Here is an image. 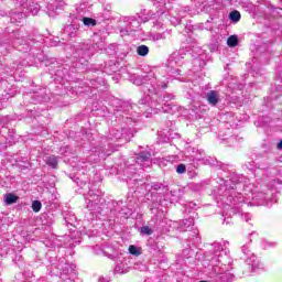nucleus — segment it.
<instances>
[{
  "instance_id": "nucleus-1",
  "label": "nucleus",
  "mask_w": 282,
  "mask_h": 282,
  "mask_svg": "<svg viewBox=\"0 0 282 282\" xmlns=\"http://www.w3.org/2000/svg\"><path fill=\"white\" fill-rule=\"evenodd\" d=\"M152 191L147 194L148 202H152L151 205H149L150 210H154V208H158L160 206V202L162 199V194L169 193V184L166 183H160V182H153L151 183Z\"/></svg>"
},
{
  "instance_id": "nucleus-2",
  "label": "nucleus",
  "mask_w": 282,
  "mask_h": 282,
  "mask_svg": "<svg viewBox=\"0 0 282 282\" xmlns=\"http://www.w3.org/2000/svg\"><path fill=\"white\" fill-rule=\"evenodd\" d=\"M171 100H175V95L165 93L156 98L158 105H162L161 109L164 113H173L177 106L173 105Z\"/></svg>"
},
{
  "instance_id": "nucleus-3",
  "label": "nucleus",
  "mask_w": 282,
  "mask_h": 282,
  "mask_svg": "<svg viewBox=\"0 0 282 282\" xmlns=\"http://www.w3.org/2000/svg\"><path fill=\"white\" fill-rule=\"evenodd\" d=\"M241 251L245 254L243 260L247 265H249L250 272H257V270H261V264L259 263V260H257V256L250 251V247L242 246Z\"/></svg>"
},
{
  "instance_id": "nucleus-4",
  "label": "nucleus",
  "mask_w": 282,
  "mask_h": 282,
  "mask_svg": "<svg viewBox=\"0 0 282 282\" xmlns=\"http://www.w3.org/2000/svg\"><path fill=\"white\" fill-rule=\"evenodd\" d=\"M91 58V52L87 46H77L73 51V61L79 63V65H86L87 62Z\"/></svg>"
},
{
  "instance_id": "nucleus-5",
  "label": "nucleus",
  "mask_w": 282,
  "mask_h": 282,
  "mask_svg": "<svg viewBox=\"0 0 282 282\" xmlns=\"http://www.w3.org/2000/svg\"><path fill=\"white\" fill-rule=\"evenodd\" d=\"M111 140H124V142H131L133 138V130L131 128L111 129L110 130Z\"/></svg>"
},
{
  "instance_id": "nucleus-6",
  "label": "nucleus",
  "mask_w": 282,
  "mask_h": 282,
  "mask_svg": "<svg viewBox=\"0 0 282 282\" xmlns=\"http://www.w3.org/2000/svg\"><path fill=\"white\" fill-rule=\"evenodd\" d=\"M123 23H127L128 28L126 30L120 31L121 36H124V35L129 36L131 32H135V30L140 28V20L135 17H124Z\"/></svg>"
},
{
  "instance_id": "nucleus-7",
  "label": "nucleus",
  "mask_w": 282,
  "mask_h": 282,
  "mask_svg": "<svg viewBox=\"0 0 282 282\" xmlns=\"http://www.w3.org/2000/svg\"><path fill=\"white\" fill-rule=\"evenodd\" d=\"M159 87L160 84L158 83V79L150 77V82L143 84L142 91L145 94V96H155Z\"/></svg>"
},
{
  "instance_id": "nucleus-8",
  "label": "nucleus",
  "mask_w": 282,
  "mask_h": 282,
  "mask_svg": "<svg viewBox=\"0 0 282 282\" xmlns=\"http://www.w3.org/2000/svg\"><path fill=\"white\" fill-rule=\"evenodd\" d=\"M20 6L25 10V14L30 12L31 14H33V17H36V14H39V10H41L39 3H34L30 0L20 1Z\"/></svg>"
},
{
  "instance_id": "nucleus-9",
  "label": "nucleus",
  "mask_w": 282,
  "mask_h": 282,
  "mask_svg": "<svg viewBox=\"0 0 282 282\" xmlns=\"http://www.w3.org/2000/svg\"><path fill=\"white\" fill-rule=\"evenodd\" d=\"M192 48V52L193 54H196L194 55V61H202L199 63V67H204V65H206V62L204 61V58H206V53H204L205 51L199 47V46H189Z\"/></svg>"
},
{
  "instance_id": "nucleus-10",
  "label": "nucleus",
  "mask_w": 282,
  "mask_h": 282,
  "mask_svg": "<svg viewBox=\"0 0 282 282\" xmlns=\"http://www.w3.org/2000/svg\"><path fill=\"white\" fill-rule=\"evenodd\" d=\"M206 100L212 107H217V105L221 102V99L219 98V93H217V90H209L208 93H206Z\"/></svg>"
},
{
  "instance_id": "nucleus-11",
  "label": "nucleus",
  "mask_w": 282,
  "mask_h": 282,
  "mask_svg": "<svg viewBox=\"0 0 282 282\" xmlns=\"http://www.w3.org/2000/svg\"><path fill=\"white\" fill-rule=\"evenodd\" d=\"M234 279H235V275L227 271V272L216 274L215 276H213L212 282H232Z\"/></svg>"
},
{
  "instance_id": "nucleus-12",
  "label": "nucleus",
  "mask_w": 282,
  "mask_h": 282,
  "mask_svg": "<svg viewBox=\"0 0 282 282\" xmlns=\"http://www.w3.org/2000/svg\"><path fill=\"white\" fill-rule=\"evenodd\" d=\"M150 80H151V75H144V76L137 75L131 77V82L133 83V85H137L138 87H143Z\"/></svg>"
},
{
  "instance_id": "nucleus-13",
  "label": "nucleus",
  "mask_w": 282,
  "mask_h": 282,
  "mask_svg": "<svg viewBox=\"0 0 282 282\" xmlns=\"http://www.w3.org/2000/svg\"><path fill=\"white\" fill-rule=\"evenodd\" d=\"M41 221L43 226H52L55 221L54 213L46 212L41 215Z\"/></svg>"
},
{
  "instance_id": "nucleus-14",
  "label": "nucleus",
  "mask_w": 282,
  "mask_h": 282,
  "mask_svg": "<svg viewBox=\"0 0 282 282\" xmlns=\"http://www.w3.org/2000/svg\"><path fill=\"white\" fill-rule=\"evenodd\" d=\"M133 107L129 101H119V105L116 107L115 111L122 112V113H129L132 111Z\"/></svg>"
},
{
  "instance_id": "nucleus-15",
  "label": "nucleus",
  "mask_w": 282,
  "mask_h": 282,
  "mask_svg": "<svg viewBox=\"0 0 282 282\" xmlns=\"http://www.w3.org/2000/svg\"><path fill=\"white\" fill-rule=\"evenodd\" d=\"M78 28H80V25L78 24L66 25L63 30V34H65L66 36H74L78 34Z\"/></svg>"
},
{
  "instance_id": "nucleus-16",
  "label": "nucleus",
  "mask_w": 282,
  "mask_h": 282,
  "mask_svg": "<svg viewBox=\"0 0 282 282\" xmlns=\"http://www.w3.org/2000/svg\"><path fill=\"white\" fill-rule=\"evenodd\" d=\"M150 160H151V152H149V151L139 152L135 156V162L138 164H140L142 162H149Z\"/></svg>"
},
{
  "instance_id": "nucleus-17",
  "label": "nucleus",
  "mask_w": 282,
  "mask_h": 282,
  "mask_svg": "<svg viewBox=\"0 0 282 282\" xmlns=\"http://www.w3.org/2000/svg\"><path fill=\"white\" fill-rule=\"evenodd\" d=\"M214 247L217 249L214 257L212 258V263H221V250H224V247H221L220 243L215 242Z\"/></svg>"
},
{
  "instance_id": "nucleus-18",
  "label": "nucleus",
  "mask_w": 282,
  "mask_h": 282,
  "mask_svg": "<svg viewBox=\"0 0 282 282\" xmlns=\"http://www.w3.org/2000/svg\"><path fill=\"white\" fill-rule=\"evenodd\" d=\"M25 19V11H15L11 13V23H21Z\"/></svg>"
},
{
  "instance_id": "nucleus-19",
  "label": "nucleus",
  "mask_w": 282,
  "mask_h": 282,
  "mask_svg": "<svg viewBox=\"0 0 282 282\" xmlns=\"http://www.w3.org/2000/svg\"><path fill=\"white\" fill-rule=\"evenodd\" d=\"M44 43H48L51 47H58V45H65V43L61 42L59 36H53V37L47 36Z\"/></svg>"
},
{
  "instance_id": "nucleus-20",
  "label": "nucleus",
  "mask_w": 282,
  "mask_h": 282,
  "mask_svg": "<svg viewBox=\"0 0 282 282\" xmlns=\"http://www.w3.org/2000/svg\"><path fill=\"white\" fill-rule=\"evenodd\" d=\"M19 202V196L13 193H7L4 195V203L7 206H12V204H17Z\"/></svg>"
},
{
  "instance_id": "nucleus-21",
  "label": "nucleus",
  "mask_w": 282,
  "mask_h": 282,
  "mask_svg": "<svg viewBox=\"0 0 282 282\" xmlns=\"http://www.w3.org/2000/svg\"><path fill=\"white\" fill-rule=\"evenodd\" d=\"M137 17L141 23H147V21H151V14H149V11H147V9L138 13Z\"/></svg>"
},
{
  "instance_id": "nucleus-22",
  "label": "nucleus",
  "mask_w": 282,
  "mask_h": 282,
  "mask_svg": "<svg viewBox=\"0 0 282 282\" xmlns=\"http://www.w3.org/2000/svg\"><path fill=\"white\" fill-rule=\"evenodd\" d=\"M47 166L51 169H58V156L51 155L46 159Z\"/></svg>"
},
{
  "instance_id": "nucleus-23",
  "label": "nucleus",
  "mask_w": 282,
  "mask_h": 282,
  "mask_svg": "<svg viewBox=\"0 0 282 282\" xmlns=\"http://www.w3.org/2000/svg\"><path fill=\"white\" fill-rule=\"evenodd\" d=\"M88 202H100V192L89 189V192H88Z\"/></svg>"
},
{
  "instance_id": "nucleus-24",
  "label": "nucleus",
  "mask_w": 282,
  "mask_h": 282,
  "mask_svg": "<svg viewBox=\"0 0 282 282\" xmlns=\"http://www.w3.org/2000/svg\"><path fill=\"white\" fill-rule=\"evenodd\" d=\"M195 224V219L193 217H189L187 219H183L181 223V228L182 230H188V228H191V226H193Z\"/></svg>"
},
{
  "instance_id": "nucleus-25",
  "label": "nucleus",
  "mask_w": 282,
  "mask_h": 282,
  "mask_svg": "<svg viewBox=\"0 0 282 282\" xmlns=\"http://www.w3.org/2000/svg\"><path fill=\"white\" fill-rule=\"evenodd\" d=\"M229 20L231 23H239L241 21V13L237 10H234L229 13Z\"/></svg>"
},
{
  "instance_id": "nucleus-26",
  "label": "nucleus",
  "mask_w": 282,
  "mask_h": 282,
  "mask_svg": "<svg viewBox=\"0 0 282 282\" xmlns=\"http://www.w3.org/2000/svg\"><path fill=\"white\" fill-rule=\"evenodd\" d=\"M13 34V36H17V34H21V30L19 29H12V26H8L6 30L0 31V35H8Z\"/></svg>"
},
{
  "instance_id": "nucleus-27",
  "label": "nucleus",
  "mask_w": 282,
  "mask_h": 282,
  "mask_svg": "<svg viewBox=\"0 0 282 282\" xmlns=\"http://www.w3.org/2000/svg\"><path fill=\"white\" fill-rule=\"evenodd\" d=\"M129 270V267L126 268L122 263H119L115 267V274H127Z\"/></svg>"
},
{
  "instance_id": "nucleus-28",
  "label": "nucleus",
  "mask_w": 282,
  "mask_h": 282,
  "mask_svg": "<svg viewBox=\"0 0 282 282\" xmlns=\"http://www.w3.org/2000/svg\"><path fill=\"white\" fill-rule=\"evenodd\" d=\"M82 22L84 25H86L87 28H95V25H97V21L96 19L93 18H83Z\"/></svg>"
},
{
  "instance_id": "nucleus-29",
  "label": "nucleus",
  "mask_w": 282,
  "mask_h": 282,
  "mask_svg": "<svg viewBox=\"0 0 282 282\" xmlns=\"http://www.w3.org/2000/svg\"><path fill=\"white\" fill-rule=\"evenodd\" d=\"M138 56H148L149 55V46L140 45L137 47Z\"/></svg>"
},
{
  "instance_id": "nucleus-30",
  "label": "nucleus",
  "mask_w": 282,
  "mask_h": 282,
  "mask_svg": "<svg viewBox=\"0 0 282 282\" xmlns=\"http://www.w3.org/2000/svg\"><path fill=\"white\" fill-rule=\"evenodd\" d=\"M228 47H237L239 45V37L237 36H229L227 39Z\"/></svg>"
},
{
  "instance_id": "nucleus-31",
  "label": "nucleus",
  "mask_w": 282,
  "mask_h": 282,
  "mask_svg": "<svg viewBox=\"0 0 282 282\" xmlns=\"http://www.w3.org/2000/svg\"><path fill=\"white\" fill-rule=\"evenodd\" d=\"M122 200H120V202H115L113 203V213H118L119 215H127V213H123V210L124 209H122V207H120V206H122Z\"/></svg>"
},
{
  "instance_id": "nucleus-32",
  "label": "nucleus",
  "mask_w": 282,
  "mask_h": 282,
  "mask_svg": "<svg viewBox=\"0 0 282 282\" xmlns=\"http://www.w3.org/2000/svg\"><path fill=\"white\" fill-rule=\"evenodd\" d=\"M41 208H43V204L41 203V200H33L32 202L33 213H41Z\"/></svg>"
},
{
  "instance_id": "nucleus-33",
  "label": "nucleus",
  "mask_w": 282,
  "mask_h": 282,
  "mask_svg": "<svg viewBox=\"0 0 282 282\" xmlns=\"http://www.w3.org/2000/svg\"><path fill=\"white\" fill-rule=\"evenodd\" d=\"M102 79L101 78H97V79H91L90 80V87H93L94 89H99L100 87H102Z\"/></svg>"
},
{
  "instance_id": "nucleus-34",
  "label": "nucleus",
  "mask_w": 282,
  "mask_h": 282,
  "mask_svg": "<svg viewBox=\"0 0 282 282\" xmlns=\"http://www.w3.org/2000/svg\"><path fill=\"white\" fill-rule=\"evenodd\" d=\"M99 204L100 202H97V200H93V202L88 200L86 208L89 210H98Z\"/></svg>"
},
{
  "instance_id": "nucleus-35",
  "label": "nucleus",
  "mask_w": 282,
  "mask_h": 282,
  "mask_svg": "<svg viewBox=\"0 0 282 282\" xmlns=\"http://www.w3.org/2000/svg\"><path fill=\"white\" fill-rule=\"evenodd\" d=\"M130 254H133L134 257H140L142 252H140V249L133 245L129 247Z\"/></svg>"
},
{
  "instance_id": "nucleus-36",
  "label": "nucleus",
  "mask_w": 282,
  "mask_h": 282,
  "mask_svg": "<svg viewBox=\"0 0 282 282\" xmlns=\"http://www.w3.org/2000/svg\"><path fill=\"white\" fill-rule=\"evenodd\" d=\"M141 235H147L148 237L153 235V229H151L149 226H143L140 229Z\"/></svg>"
},
{
  "instance_id": "nucleus-37",
  "label": "nucleus",
  "mask_w": 282,
  "mask_h": 282,
  "mask_svg": "<svg viewBox=\"0 0 282 282\" xmlns=\"http://www.w3.org/2000/svg\"><path fill=\"white\" fill-rule=\"evenodd\" d=\"M72 273H74V265H69V264H67L65 268H64V270H63V275H69V274H72Z\"/></svg>"
},
{
  "instance_id": "nucleus-38",
  "label": "nucleus",
  "mask_w": 282,
  "mask_h": 282,
  "mask_svg": "<svg viewBox=\"0 0 282 282\" xmlns=\"http://www.w3.org/2000/svg\"><path fill=\"white\" fill-rule=\"evenodd\" d=\"M210 274H212V279H213V276H217V274H223L221 268L219 265H214Z\"/></svg>"
},
{
  "instance_id": "nucleus-39",
  "label": "nucleus",
  "mask_w": 282,
  "mask_h": 282,
  "mask_svg": "<svg viewBox=\"0 0 282 282\" xmlns=\"http://www.w3.org/2000/svg\"><path fill=\"white\" fill-rule=\"evenodd\" d=\"M176 173H178V175H182V174L186 173V165H184V164H178V165L176 166Z\"/></svg>"
},
{
  "instance_id": "nucleus-40",
  "label": "nucleus",
  "mask_w": 282,
  "mask_h": 282,
  "mask_svg": "<svg viewBox=\"0 0 282 282\" xmlns=\"http://www.w3.org/2000/svg\"><path fill=\"white\" fill-rule=\"evenodd\" d=\"M185 208H186V210H188V208H189V210H197V204L189 202L185 205Z\"/></svg>"
},
{
  "instance_id": "nucleus-41",
  "label": "nucleus",
  "mask_w": 282,
  "mask_h": 282,
  "mask_svg": "<svg viewBox=\"0 0 282 282\" xmlns=\"http://www.w3.org/2000/svg\"><path fill=\"white\" fill-rule=\"evenodd\" d=\"M274 246H276L275 242H270V241H268V240H264V241H263V248H264V250H268V248H274Z\"/></svg>"
},
{
  "instance_id": "nucleus-42",
  "label": "nucleus",
  "mask_w": 282,
  "mask_h": 282,
  "mask_svg": "<svg viewBox=\"0 0 282 282\" xmlns=\"http://www.w3.org/2000/svg\"><path fill=\"white\" fill-rule=\"evenodd\" d=\"M30 164L28 165H19V170L23 173V171H29L30 170Z\"/></svg>"
},
{
  "instance_id": "nucleus-43",
  "label": "nucleus",
  "mask_w": 282,
  "mask_h": 282,
  "mask_svg": "<svg viewBox=\"0 0 282 282\" xmlns=\"http://www.w3.org/2000/svg\"><path fill=\"white\" fill-rule=\"evenodd\" d=\"M17 93H6L4 95H2L7 100L12 98Z\"/></svg>"
},
{
  "instance_id": "nucleus-44",
  "label": "nucleus",
  "mask_w": 282,
  "mask_h": 282,
  "mask_svg": "<svg viewBox=\"0 0 282 282\" xmlns=\"http://www.w3.org/2000/svg\"><path fill=\"white\" fill-rule=\"evenodd\" d=\"M126 122L127 124L131 123V122H135V119H133V117H126Z\"/></svg>"
},
{
  "instance_id": "nucleus-45",
  "label": "nucleus",
  "mask_w": 282,
  "mask_h": 282,
  "mask_svg": "<svg viewBox=\"0 0 282 282\" xmlns=\"http://www.w3.org/2000/svg\"><path fill=\"white\" fill-rule=\"evenodd\" d=\"M158 84L160 85L161 89H166L169 87L166 83H162V84L158 83ZM160 87L158 89H160Z\"/></svg>"
},
{
  "instance_id": "nucleus-46",
  "label": "nucleus",
  "mask_w": 282,
  "mask_h": 282,
  "mask_svg": "<svg viewBox=\"0 0 282 282\" xmlns=\"http://www.w3.org/2000/svg\"><path fill=\"white\" fill-rule=\"evenodd\" d=\"M228 199H229V202H231V204H232V203H234V204H237V199H236L235 197L229 196Z\"/></svg>"
},
{
  "instance_id": "nucleus-47",
  "label": "nucleus",
  "mask_w": 282,
  "mask_h": 282,
  "mask_svg": "<svg viewBox=\"0 0 282 282\" xmlns=\"http://www.w3.org/2000/svg\"><path fill=\"white\" fill-rule=\"evenodd\" d=\"M278 149L280 150V151H282V139L279 141V143H278Z\"/></svg>"
},
{
  "instance_id": "nucleus-48",
  "label": "nucleus",
  "mask_w": 282,
  "mask_h": 282,
  "mask_svg": "<svg viewBox=\"0 0 282 282\" xmlns=\"http://www.w3.org/2000/svg\"><path fill=\"white\" fill-rule=\"evenodd\" d=\"M177 56H180V53H173V54L171 55V58H177Z\"/></svg>"
},
{
  "instance_id": "nucleus-49",
  "label": "nucleus",
  "mask_w": 282,
  "mask_h": 282,
  "mask_svg": "<svg viewBox=\"0 0 282 282\" xmlns=\"http://www.w3.org/2000/svg\"><path fill=\"white\" fill-rule=\"evenodd\" d=\"M145 104H147V101L144 99L139 100V105H145Z\"/></svg>"
},
{
  "instance_id": "nucleus-50",
  "label": "nucleus",
  "mask_w": 282,
  "mask_h": 282,
  "mask_svg": "<svg viewBox=\"0 0 282 282\" xmlns=\"http://www.w3.org/2000/svg\"><path fill=\"white\" fill-rule=\"evenodd\" d=\"M98 281H99V282H107V280H105V278H99Z\"/></svg>"
},
{
  "instance_id": "nucleus-51",
  "label": "nucleus",
  "mask_w": 282,
  "mask_h": 282,
  "mask_svg": "<svg viewBox=\"0 0 282 282\" xmlns=\"http://www.w3.org/2000/svg\"><path fill=\"white\" fill-rule=\"evenodd\" d=\"M152 41H160V37L153 36V37H152Z\"/></svg>"
},
{
  "instance_id": "nucleus-52",
  "label": "nucleus",
  "mask_w": 282,
  "mask_h": 282,
  "mask_svg": "<svg viewBox=\"0 0 282 282\" xmlns=\"http://www.w3.org/2000/svg\"><path fill=\"white\" fill-rule=\"evenodd\" d=\"M210 52H215V45L210 46Z\"/></svg>"
},
{
  "instance_id": "nucleus-53",
  "label": "nucleus",
  "mask_w": 282,
  "mask_h": 282,
  "mask_svg": "<svg viewBox=\"0 0 282 282\" xmlns=\"http://www.w3.org/2000/svg\"><path fill=\"white\" fill-rule=\"evenodd\" d=\"M46 35H47V33H42V34H41V36H46Z\"/></svg>"
},
{
  "instance_id": "nucleus-54",
  "label": "nucleus",
  "mask_w": 282,
  "mask_h": 282,
  "mask_svg": "<svg viewBox=\"0 0 282 282\" xmlns=\"http://www.w3.org/2000/svg\"><path fill=\"white\" fill-rule=\"evenodd\" d=\"M187 41H189V42L193 41V37H188Z\"/></svg>"
},
{
  "instance_id": "nucleus-55",
  "label": "nucleus",
  "mask_w": 282,
  "mask_h": 282,
  "mask_svg": "<svg viewBox=\"0 0 282 282\" xmlns=\"http://www.w3.org/2000/svg\"><path fill=\"white\" fill-rule=\"evenodd\" d=\"M110 47H113V44H110Z\"/></svg>"
},
{
  "instance_id": "nucleus-56",
  "label": "nucleus",
  "mask_w": 282,
  "mask_h": 282,
  "mask_svg": "<svg viewBox=\"0 0 282 282\" xmlns=\"http://www.w3.org/2000/svg\"><path fill=\"white\" fill-rule=\"evenodd\" d=\"M46 32H47V34H51L50 31H46Z\"/></svg>"
},
{
  "instance_id": "nucleus-57",
  "label": "nucleus",
  "mask_w": 282,
  "mask_h": 282,
  "mask_svg": "<svg viewBox=\"0 0 282 282\" xmlns=\"http://www.w3.org/2000/svg\"><path fill=\"white\" fill-rule=\"evenodd\" d=\"M231 36H237L236 34L231 35Z\"/></svg>"
}]
</instances>
